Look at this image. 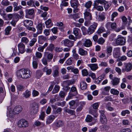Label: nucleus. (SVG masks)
<instances>
[{"instance_id": "obj_1", "label": "nucleus", "mask_w": 132, "mask_h": 132, "mask_svg": "<svg viewBox=\"0 0 132 132\" xmlns=\"http://www.w3.org/2000/svg\"><path fill=\"white\" fill-rule=\"evenodd\" d=\"M17 75L21 76V77L24 79L30 77L31 72L29 69H22L17 71Z\"/></svg>"}, {"instance_id": "obj_2", "label": "nucleus", "mask_w": 132, "mask_h": 132, "mask_svg": "<svg viewBox=\"0 0 132 132\" xmlns=\"http://www.w3.org/2000/svg\"><path fill=\"white\" fill-rule=\"evenodd\" d=\"M126 43L125 38L121 36H118L116 41L115 46L123 45Z\"/></svg>"}, {"instance_id": "obj_3", "label": "nucleus", "mask_w": 132, "mask_h": 132, "mask_svg": "<svg viewBox=\"0 0 132 132\" xmlns=\"http://www.w3.org/2000/svg\"><path fill=\"white\" fill-rule=\"evenodd\" d=\"M70 3L71 7L74 9L73 12L74 13L77 12L79 10L78 7L79 5L78 0H71Z\"/></svg>"}, {"instance_id": "obj_4", "label": "nucleus", "mask_w": 132, "mask_h": 132, "mask_svg": "<svg viewBox=\"0 0 132 132\" xmlns=\"http://www.w3.org/2000/svg\"><path fill=\"white\" fill-rule=\"evenodd\" d=\"M39 106L38 103L36 102L33 103L31 106V113L33 114H36L38 111Z\"/></svg>"}, {"instance_id": "obj_5", "label": "nucleus", "mask_w": 132, "mask_h": 132, "mask_svg": "<svg viewBox=\"0 0 132 132\" xmlns=\"http://www.w3.org/2000/svg\"><path fill=\"white\" fill-rule=\"evenodd\" d=\"M132 69V65L130 63H125L122 69V71L124 72L130 71Z\"/></svg>"}, {"instance_id": "obj_6", "label": "nucleus", "mask_w": 132, "mask_h": 132, "mask_svg": "<svg viewBox=\"0 0 132 132\" xmlns=\"http://www.w3.org/2000/svg\"><path fill=\"white\" fill-rule=\"evenodd\" d=\"M98 24L97 23L94 22L93 24L88 28L87 30V34L90 35L93 33L96 29Z\"/></svg>"}, {"instance_id": "obj_7", "label": "nucleus", "mask_w": 132, "mask_h": 132, "mask_svg": "<svg viewBox=\"0 0 132 132\" xmlns=\"http://www.w3.org/2000/svg\"><path fill=\"white\" fill-rule=\"evenodd\" d=\"M18 124L19 127L25 128L28 126V122L25 119H22L18 121Z\"/></svg>"}, {"instance_id": "obj_8", "label": "nucleus", "mask_w": 132, "mask_h": 132, "mask_svg": "<svg viewBox=\"0 0 132 132\" xmlns=\"http://www.w3.org/2000/svg\"><path fill=\"white\" fill-rule=\"evenodd\" d=\"M62 43L64 46L70 48L72 47L74 44L73 41L67 39L63 40Z\"/></svg>"}, {"instance_id": "obj_9", "label": "nucleus", "mask_w": 132, "mask_h": 132, "mask_svg": "<svg viewBox=\"0 0 132 132\" xmlns=\"http://www.w3.org/2000/svg\"><path fill=\"white\" fill-rule=\"evenodd\" d=\"M113 55L115 59L118 58L120 57L121 54L120 48L117 47L114 49L113 52Z\"/></svg>"}, {"instance_id": "obj_10", "label": "nucleus", "mask_w": 132, "mask_h": 132, "mask_svg": "<svg viewBox=\"0 0 132 132\" xmlns=\"http://www.w3.org/2000/svg\"><path fill=\"white\" fill-rule=\"evenodd\" d=\"M101 113L100 120L101 123L102 124H105L106 123L107 119L106 116L104 114L105 111L103 110H101L99 111Z\"/></svg>"}, {"instance_id": "obj_11", "label": "nucleus", "mask_w": 132, "mask_h": 132, "mask_svg": "<svg viewBox=\"0 0 132 132\" xmlns=\"http://www.w3.org/2000/svg\"><path fill=\"white\" fill-rule=\"evenodd\" d=\"M18 47L19 53L23 54L24 52L25 51V46L23 43L20 42L18 44Z\"/></svg>"}, {"instance_id": "obj_12", "label": "nucleus", "mask_w": 132, "mask_h": 132, "mask_svg": "<svg viewBox=\"0 0 132 132\" xmlns=\"http://www.w3.org/2000/svg\"><path fill=\"white\" fill-rule=\"evenodd\" d=\"M88 11L85 10L84 13V19L86 20H92V17L91 13H90Z\"/></svg>"}, {"instance_id": "obj_13", "label": "nucleus", "mask_w": 132, "mask_h": 132, "mask_svg": "<svg viewBox=\"0 0 132 132\" xmlns=\"http://www.w3.org/2000/svg\"><path fill=\"white\" fill-rule=\"evenodd\" d=\"M82 44L85 47H89L92 46V43L90 39L85 38L83 40Z\"/></svg>"}, {"instance_id": "obj_14", "label": "nucleus", "mask_w": 132, "mask_h": 132, "mask_svg": "<svg viewBox=\"0 0 132 132\" xmlns=\"http://www.w3.org/2000/svg\"><path fill=\"white\" fill-rule=\"evenodd\" d=\"M12 4L13 6V11L14 12H16L21 10L22 7L21 5H18V3L16 2H14Z\"/></svg>"}, {"instance_id": "obj_15", "label": "nucleus", "mask_w": 132, "mask_h": 132, "mask_svg": "<svg viewBox=\"0 0 132 132\" xmlns=\"http://www.w3.org/2000/svg\"><path fill=\"white\" fill-rule=\"evenodd\" d=\"M116 23L115 22H108L106 24V27L108 29L111 28L112 29H114L116 28Z\"/></svg>"}, {"instance_id": "obj_16", "label": "nucleus", "mask_w": 132, "mask_h": 132, "mask_svg": "<svg viewBox=\"0 0 132 132\" xmlns=\"http://www.w3.org/2000/svg\"><path fill=\"white\" fill-rule=\"evenodd\" d=\"M24 26L28 29L30 26H32L33 24V22L32 21L30 20H26L24 21Z\"/></svg>"}, {"instance_id": "obj_17", "label": "nucleus", "mask_w": 132, "mask_h": 132, "mask_svg": "<svg viewBox=\"0 0 132 132\" xmlns=\"http://www.w3.org/2000/svg\"><path fill=\"white\" fill-rule=\"evenodd\" d=\"M59 68L58 67H55L53 68V76L55 77H58L59 75Z\"/></svg>"}, {"instance_id": "obj_18", "label": "nucleus", "mask_w": 132, "mask_h": 132, "mask_svg": "<svg viewBox=\"0 0 132 132\" xmlns=\"http://www.w3.org/2000/svg\"><path fill=\"white\" fill-rule=\"evenodd\" d=\"M96 2L95 3H93L94 8L98 11H103L104 9L103 6L98 5V4L97 2Z\"/></svg>"}, {"instance_id": "obj_19", "label": "nucleus", "mask_w": 132, "mask_h": 132, "mask_svg": "<svg viewBox=\"0 0 132 132\" xmlns=\"http://www.w3.org/2000/svg\"><path fill=\"white\" fill-rule=\"evenodd\" d=\"M91 70L93 71L97 70L98 68L97 64L96 63L90 64L88 65Z\"/></svg>"}, {"instance_id": "obj_20", "label": "nucleus", "mask_w": 132, "mask_h": 132, "mask_svg": "<svg viewBox=\"0 0 132 132\" xmlns=\"http://www.w3.org/2000/svg\"><path fill=\"white\" fill-rule=\"evenodd\" d=\"M120 79L117 77H114L111 80V82L113 86H115L116 85H118L120 82Z\"/></svg>"}, {"instance_id": "obj_21", "label": "nucleus", "mask_w": 132, "mask_h": 132, "mask_svg": "<svg viewBox=\"0 0 132 132\" xmlns=\"http://www.w3.org/2000/svg\"><path fill=\"white\" fill-rule=\"evenodd\" d=\"M55 118V116L53 115L49 116L47 118L46 121L47 124H49L51 123Z\"/></svg>"}, {"instance_id": "obj_22", "label": "nucleus", "mask_w": 132, "mask_h": 132, "mask_svg": "<svg viewBox=\"0 0 132 132\" xmlns=\"http://www.w3.org/2000/svg\"><path fill=\"white\" fill-rule=\"evenodd\" d=\"M22 110L21 106L20 105L17 106L13 109L14 112L15 114H19L21 112Z\"/></svg>"}, {"instance_id": "obj_23", "label": "nucleus", "mask_w": 132, "mask_h": 132, "mask_svg": "<svg viewBox=\"0 0 132 132\" xmlns=\"http://www.w3.org/2000/svg\"><path fill=\"white\" fill-rule=\"evenodd\" d=\"M105 19V16L103 13H101L99 15H97L96 16V19L99 21H103Z\"/></svg>"}, {"instance_id": "obj_24", "label": "nucleus", "mask_w": 132, "mask_h": 132, "mask_svg": "<svg viewBox=\"0 0 132 132\" xmlns=\"http://www.w3.org/2000/svg\"><path fill=\"white\" fill-rule=\"evenodd\" d=\"M80 87L81 89L85 90L87 88V84L85 82L82 81L80 83Z\"/></svg>"}, {"instance_id": "obj_25", "label": "nucleus", "mask_w": 132, "mask_h": 132, "mask_svg": "<svg viewBox=\"0 0 132 132\" xmlns=\"http://www.w3.org/2000/svg\"><path fill=\"white\" fill-rule=\"evenodd\" d=\"M77 94L78 93L77 92H76L75 93H74L70 91L66 100L67 101L69 100L72 98L73 96L77 95Z\"/></svg>"}, {"instance_id": "obj_26", "label": "nucleus", "mask_w": 132, "mask_h": 132, "mask_svg": "<svg viewBox=\"0 0 132 132\" xmlns=\"http://www.w3.org/2000/svg\"><path fill=\"white\" fill-rule=\"evenodd\" d=\"M92 2L90 1H88L85 3L84 6L87 9L85 10L90 11V8L92 6Z\"/></svg>"}, {"instance_id": "obj_27", "label": "nucleus", "mask_w": 132, "mask_h": 132, "mask_svg": "<svg viewBox=\"0 0 132 132\" xmlns=\"http://www.w3.org/2000/svg\"><path fill=\"white\" fill-rule=\"evenodd\" d=\"M78 53L81 56H85L87 54V51L84 50L81 48H80L79 49Z\"/></svg>"}, {"instance_id": "obj_28", "label": "nucleus", "mask_w": 132, "mask_h": 132, "mask_svg": "<svg viewBox=\"0 0 132 132\" xmlns=\"http://www.w3.org/2000/svg\"><path fill=\"white\" fill-rule=\"evenodd\" d=\"M72 57L73 59L76 60H78L79 58V55L78 54L76 53V48L73 49L72 51Z\"/></svg>"}, {"instance_id": "obj_29", "label": "nucleus", "mask_w": 132, "mask_h": 132, "mask_svg": "<svg viewBox=\"0 0 132 132\" xmlns=\"http://www.w3.org/2000/svg\"><path fill=\"white\" fill-rule=\"evenodd\" d=\"M80 29L77 28H75L73 29V32L74 35L77 38H79L80 36L79 37V32Z\"/></svg>"}, {"instance_id": "obj_30", "label": "nucleus", "mask_w": 132, "mask_h": 132, "mask_svg": "<svg viewBox=\"0 0 132 132\" xmlns=\"http://www.w3.org/2000/svg\"><path fill=\"white\" fill-rule=\"evenodd\" d=\"M45 23L46 27L48 28L51 27L53 25V23H51V20L50 19H49L46 21Z\"/></svg>"}, {"instance_id": "obj_31", "label": "nucleus", "mask_w": 132, "mask_h": 132, "mask_svg": "<svg viewBox=\"0 0 132 132\" xmlns=\"http://www.w3.org/2000/svg\"><path fill=\"white\" fill-rule=\"evenodd\" d=\"M28 5L31 7H35V1L34 0H29L27 2Z\"/></svg>"}, {"instance_id": "obj_32", "label": "nucleus", "mask_w": 132, "mask_h": 132, "mask_svg": "<svg viewBox=\"0 0 132 132\" xmlns=\"http://www.w3.org/2000/svg\"><path fill=\"white\" fill-rule=\"evenodd\" d=\"M63 84L64 85L69 86L74 84V82L73 81L68 80L65 81L63 82Z\"/></svg>"}, {"instance_id": "obj_33", "label": "nucleus", "mask_w": 132, "mask_h": 132, "mask_svg": "<svg viewBox=\"0 0 132 132\" xmlns=\"http://www.w3.org/2000/svg\"><path fill=\"white\" fill-rule=\"evenodd\" d=\"M15 113L14 112L13 109H12L11 108L9 109V116L11 118H12L14 117Z\"/></svg>"}, {"instance_id": "obj_34", "label": "nucleus", "mask_w": 132, "mask_h": 132, "mask_svg": "<svg viewBox=\"0 0 132 132\" xmlns=\"http://www.w3.org/2000/svg\"><path fill=\"white\" fill-rule=\"evenodd\" d=\"M64 111L68 113L71 114V115H73L75 113V112L74 110H71L69 109H68L66 108H64Z\"/></svg>"}, {"instance_id": "obj_35", "label": "nucleus", "mask_w": 132, "mask_h": 132, "mask_svg": "<svg viewBox=\"0 0 132 132\" xmlns=\"http://www.w3.org/2000/svg\"><path fill=\"white\" fill-rule=\"evenodd\" d=\"M111 88V87L110 86H107L105 87L104 88L101 89V90L102 91V94H106L105 93V92H108Z\"/></svg>"}, {"instance_id": "obj_36", "label": "nucleus", "mask_w": 132, "mask_h": 132, "mask_svg": "<svg viewBox=\"0 0 132 132\" xmlns=\"http://www.w3.org/2000/svg\"><path fill=\"white\" fill-rule=\"evenodd\" d=\"M1 4L3 6H7L10 5V3L8 0H2Z\"/></svg>"}, {"instance_id": "obj_37", "label": "nucleus", "mask_w": 132, "mask_h": 132, "mask_svg": "<svg viewBox=\"0 0 132 132\" xmlns=\"http://www.w3.org/2000/svg\"><path fill=\"white\" fill-rule=\"evenodd\" d=\"M11 29L12 27L10 26L7 27L5 30V34L7 35H9L10 34V32Z\"/></svg>"}, {"instance_id": "obj_38", "label": "nucleus", "mask_w": 132, "mask_h": 132, "mask_svg": "<svg viewBox=\"0 0 132 132\" xmlns=\"http://www.w3.org/2000/svg\"><path fill=\"white\" fill-rule=\"evenodd\" d=\"M25 12L26 14L31 15L33 14L34 12V10L32 9H27L25 10Z\"/></svg>"}, {"instance_id": "obj_39", "label": "nucleus", "mask_w": 132, "mask_h": 132, "mask_svg": "<svg viewBox=\"0 0 132 132\" xmlns=\"http://www.w3.org/2000/svg\"><path fill=\"white\" fill-rule=\"evenodd\" d=\"M60 88V86L57 85L55 86L52 91L53 94H54L57 93L59 90Z\"/></svg>"}, {"instance_id": "obj_40", "label": "nucleus", "mask_w": 132, "mask_h": 132, "mask_svg": "<svg viewBox=\"0 0 132 132\" xmlns=\"http://www.w3.org/2000/svg\"><path fill=\"white\" fill-rule=\"evenodd\" d=\"M23 96L26 98L29 97L31 95V92L28 90H26L23 93Z\"/></svg>"}, {"instance_id": "obj_41", "label": "nucleus", "mask_w": 132, "mask_h": 132, "mask_svg": "<svg viewBox=\"0 0 132 132\" xmlns=\"http://www.w3.org/2000/svg\"><path fill=\"white\" fill-rule=\"evenodd\" d=\"M75 102L74 100H72L69 102V104L70 105V108L71 109H75V107L73 106L75 105Z\"/></svg>"}, {"instance_id": "obj_42", "label": "nucleus", "mask_w": 132, "mask_h": 132, "mask_svg": "<svg viewBox=\"0 0 132 132\" xmlns=\"http://www.w3.org/2000/svg\"><path fill=\"white\" fill-rule=\"evenodd\" d=\"M110 92L111 94L116 95H118L119 93V91L114 89H111Z\"/></svg>"}, {"instance_id": "obj_43", "label": "nucleus", "mask_w": 132, "mask_h": 132, "mask_svg": "<svg viewBox=\"0 0 132 132\" xmlns=\"http://www.w3.org/2000/svg\"><path fill=\"white\" fill-rule=\"evenodd\" d=\"M62 110V109L61 108L59 107L56 109L55 110H53V114H60L61 113Z\"/></svg>"}, {"instance_id": "obj_44", "label": "nucleus", "mask_w": 132, "mask_h": 132, "mask_svg": "<svg viewBox=\"0 0 132 132\" xmlns=\"http://www.w3.org/2000/svg\"><path fill=\"white\" fill-rule=\"evenodd\" d=\"M21 43H24L26 44L29 42V40L28 38L26 37H23L21 38Z\"/></svg>"}, {"instance_id": "obj_45", "label": "nucleus", "mask_w": 132, "mask_h": 132, "mask_svg": "<svg viewBox=\"0 0 132 132\" xmlns=\"http://www.w3.org/2000/svg\"><path fill=\"white\" fill-rule=\"evenodd\" d=\"M13 7L12 6H7L5 8V11L7 13L12 12L13 10Z\"/></svg>"}, {"instance_id": "obj_46", "label": "nucleus", "mask_w": 132, "mask_h": 132, "mask_svg": "<svg viewBox=\"0 0 132 132\" xmlns=\"http://www.w3.org/2000/svg\"><path fill=\"white\" fill-rule=\"evenodd\" d=\"M112 2H107L106 3L104 4V7L105 10H107L109 7L111 6Z\"/></svg>"}, {"instance_id": "obj_47", "label": "nucleus", "mask_w": 132, "mask_h": 132, "mask_svg": "<svg viewBox=\"0 0 132 132\" xmlns=\"http://www.w3.org/2000/svg\"><path fill=\"white\" fill-rule=\"evenodd\" d=\"M63 124V121H62L59 120L55 123V125L57 127H62Z\"/></svg>"}, {"instance_id": "obj_48", "label": "nucleus", "mask_w": 132, "mask_h": 132, "mask_svg": "<svg viewBox=\"0 0 132 132\" xmlns=\"http://www.w3.org/2000/svg\"><path fill=\"white\" fill-rule=\"evenodd\" d=\"M43 75V73L41 70H37L36 72V77L38 78H40Z\"/></svg>"}, {"instance_id": "obj_49", "label": "nucleus", "mask_w": 132, "mask_h": 132, "mask_svg": "<svg viewBox=\"0 0 132 132\" xmlns=\"http://www.w3.org/2000/svg\"><path fill=\"white\" fill-rule=\"evenodd\" d=\"M37 39L36 38H34L32 39L29 42V45L30 46H33L35 43L37 42Z\"/></svg>"}, {"instance_id": "obj_50", "label": "nucleus", "mask_w": 132, "mask_h": 132, "mask_svg": "<svg viewBox=\"0 0 132 132\" xmlns=\"http://www.w3.org/2000/svg\"><path fill=\"white\" fill-rule=\"evenodd\" d=\"M54 48V45L53 44H50L47 47L46 49L48 51H52Z\"/></svg>"}, {"instance_id": "obj_51", "label": "nucleus", "mask_w": 132, "mask_h": 132, "mask_svg": "<svg viewBox=\"0 0 132 132\" xmlns=\"http://www.w3.org/2000/svg\"><path fill=\"white\" fill-rule=\"evenodd\" d=\"M105 29L104 27H101L98 30L97 33L98 34H100L102 32H105Z\"/></svg>"}, {"instance_id": "obj_52", "label": "nucleus", "mask_w": 132, "mask_h": 132, "mask_svg": "<svg viewBox=\"0 0 132 132\" xmlns=\"http://www.w3.org/2000/svg\"><path fill=\"white\" fill-rule=\"evenodd\" d=\"M93 119L92 117L90 115L87 116L85 119L86 121L88 122H90L92 121Z\"/></svg>"}, {"instance_id": "obj_53", "label": "nucleus", "mask_w": 132, "mask_h": 132, "mask_svg": "<svg viewBox=\"0 0 132 132\" xmlns=\"http://www.w3.org/2000/svg\"><path fill=\"white\" fill-rule=\"evenodd\" d=\"M20 17V16L18 14L16 13H14L13 20L17 21L19 20Z\"/></svg>"}, {"instance_id": "obj_54", "label": "nucleus", "mask_w": 132, "mask_h": 132, "mask_svg": "<svg viewBox=\"0 0 132 132\" xmlns=\"http://www.w3.org/2000/svg\"><path fill=\"white\" fill-rule=\"evenodd\" d=\"M118 13L116 12H113L111 15V20L112 21H113L114 18L117 16L118 15Z\"/></svg>"}, {"instance_id": "obj_55", "label": "nucleus", "mask_w": 132, "mask_h": 132, "mask_svg": "<svg viewBox=\"0 0 132 132\" xmlns=\"http://www.w3.org/2000/svg\"><path fill=\"white\" fill-rule=\"evenodd\" d=\"M105 42V39L102 37H101L98 39L97 42L100 44L102 45Z\"/></svg>"}, {"instance_id": "obj_56", "label": "nucleus", "mask_w": 132, "mask_h": 132, "mask_svg": "<svg viewBox=\"0 0 132 132\" xmlns=\"http://www.w3.org/2000/svg\"><path fill=\"white\" fill-rule=\"evenodd\" d=\"M130 113V111L129 110H126L122 111L121 113V114L122 116H124L126 115V114H129Z\"/></svg>"}, {"instance_id": "obj_57", "label": "nucleus", "mask_w": 132, "mask_h": 132, "mask_svg": "<svg viewBox=\"0 0 132 132\" xmlns=\"http://www.w3.org/2000/svg\"><path fill=\"white\" fill-rule=\"evenodd\" d=\"M37 30H38V31L39 32V33H42V30H43V28H42V25L41 23L39 24L37 26Z\"/></svg>"}, {"instance_id": "obj_58", "label": "nucleus", "mask_w": 132, "mask_h": 132, "mask_svg": "<svg viewBox=\"0 0 132 132\" xmlns=\"http://www.w3.org/2000/svg\"><path fill=\"white\" fill-rule=\"evenodd\" d=\"M0 14L3 17L4 19L6 17V13H5V11L3 9H0Z\"/></svg>"}, {"instance_id": "obj_59", "label": "nucleus", "mask_w": 132, "mask_h": 132, "mask_svg": "<svg viewBox=\"0 0 132 132\" xmlns=\"http://www.w3.org/2000/svg\"><path fill=\"white\" fill-rule=\"evenodd\" d=\"M51 30L50 29H45L44 30L43 33L46 36H48L50 34Z\"/></svg>"}, {"instance_id": "obj_60", "label": "nucleus", "mask_w": 132, "mask_h": 132, "mask_svg": "<svg viewBox=\"0 0 132 132\" xmlns=\"http://www.w3.org/2000/svg\"><path fill=\"white\" fill-rule=\"evenodd\" d=\"M32 66L34 69H37L38 67V62L36 60L32 62Z\"/></svg>"}, {"instance_id": "obj_61", "label": "nucleus", "mask_w": 132, "mask_h": 132, "mask_svg": "<svg viewBox=\"0 0 132 132\" xmlns=\"http://www.w3.org/2000/svg\"><path fill=\"white\" fill-rule=\"evenodd\" d=\"M96 1L97 3L98 4L100 3L101 4H104V3H106V1L104 0H96L94 1V3H95Z\"/></svg>"}, {"instance_id": "obj_62", "label": "nucleus", "mask_w": 132, "mask_h": 132, "mask_svg": "<svg viewBox=\"0 0 132 132\" xmlns=\"http://www.w3.org/2000/svg\"><path fill=\"white\" fill-rule=\"evenodd\" d=\"M112 50V47L109 46L107 47L106 49V51L108 54H110L111 55V53Z\"/></svg>"}, {"instance_id": "obj_63", "label": "nucleus", "mask_w": 132, "mask_h": 132, "mask_svg": "<svg viewBox=\"0 0 132 132\" xmlns=\"http://www.w3.org/2000/svg\"><path fill=\"white\" fill-rule=\"evenodd\" d=\"M39 94L38 92L35 90H34L32 91V95L33 97H35L38 96Z\"/></svg>"}, {"instance_id": "obj_64", "label": "nucleus", "mask_w": 132, "mask_h": 132, "mask_svg": "<svg viewBox=\"0 0 132 132\" xmlns=\"http://www.w3.org/2000/svg\"><path fill=\"white\" fill-rule=\"evenodd\" d=\"M119 132H131V130L128 128L120 130Z\"/></svg>"}]
</instances>
